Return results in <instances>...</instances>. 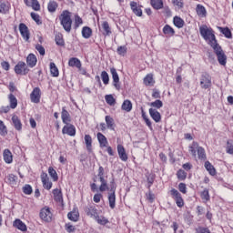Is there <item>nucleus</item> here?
Wrapping results in <instances>:
<instances>
[{
    "label": "nucleus",
    "mask_w": 233,
    "mask_h": 233,
    "mask_svg": "<svg viewBox=\"0 0 233 233\" xmlns=\"http://www.w3.org/2000/svg\"><path fill=\"white\" fill-rule=\"evenodd\" d=\"M199 32L203 39L208 41L211 47L218 45L216 35H214V30L211 27H208L207 25H203L199 27Z\"/></svg>",
    "instance_id": "nucleus-1"
},
{
    "label": "nucleus",
    "mask_w": 233,
    "mask_h": 233,
    "mask_svg": "<svg viewBox=\"0 0 233 233\" xmlns=\"http://www.w3.org/2000/svg\"><path fill=\"white\" fill-rule=\"evenodd\" d=\"M59 21L66 32L70 33L72 31V13L70 11H63L59 15Z\"/></svg>",
    "instance_id": "nucleus-2"
},
{
    "label": "nucleus",
    "mask_w": 233,
    "mask_h": 233,
    "mask_svg": "<svg viewBox=\"0 0 233 233\" xmlns=\"http://www.w3.org/2000/svg\"><path fill=\"white\" fill-rule=\"evenodd\" d=\"M211 48H213L219 65H221L222 66H225V65H227V55H225V51H223V48H221V46H219V44H216Z\"/></svg>",
    "instance_id": "nucleus-3"
},
{
    "label": "nucleus",
    "mask_w": 233,
    "mask_h": 233,
    "mask_svg": "<svg viewBox=\"0 0 233 233\" xmlns=\"http://www.w3.org/2000/svg\"><path fill=\"white\" fill-rule=\"evenodd\" d=\"M196 150L198 151V159H207L205 149L198 145V142H193L192 146L189 147V152L196 157Z\"/></svg>",
    "instance_id": "nucleus-4"
},
{
    "label": "nucleus",
    "mask_w": 233,
    "mask_h": 233,
    "mask_svg": "<svg viewBox=\"0 0 233 233\" xmlns=\"http://www.w3.org/2000/svg\"><path fill=\"white\" fill-rule=\"evenodd\" d=\"M116 181L114 178H112L110 182V192L108 194V201H109V207L110 208H116Z\"/></svg>",
    "instance_id": "nucleus-5"
},
{
    "label": "nucleus",
    "mask_w": 233,
    "mask_h": 233,
    "mask_svg": "<svg viewBox=\"0 0 233 233\" xmlns=\"http://www.w3.org/2000/svg\"><path fill=\"white\" fill-rule=\"evenodd\" d=\"M170 194L173 199H175L177 207H178L179 208H182V207H185V201L183 200V197H181V193H179L177 189L176 188L171 189Z\"/></svg>",
    "instance_id": "nucleus-6"
},
{
    "label": "nucleus",
    "mask_w": 233,
    "mask_h": 233,
    "mask_svg": "<svg viewBox=\"0 0 233 233\" xmlns=\"http://www.w3.org/2000/svg\"><path fill=\"white\" fill-rule=\"evenodd\" d=\"M200 86L201 88H204V90H207V88H210L212 86V78L210 77V75L208 73H203L200 77Z\"/></svg>",
    "instance_id": "nucleus-7"
},
{
    "label": "nucleus",
    "mask_w": 233,
    "mask_h": 233,
    "mask_svg": "<svg viewBox=\"0 0 233 233\" xmlns=\"http://www.w3.org/2000/svg\"><path fill=\"white\" fill-rule=\"evenodd\" d=\"M39 216L42 221L51 223L54 215L52 214V211H50L49 208H44L40 210Z\"/></svg>",
    "instance_id": "nucleus-8"
},
{
    "label": "nucleus",
    "mask_w": 233,
    "mask_h": 233,
    "mask_svg": "<svg viewBox=\"0 0 233 233\" xmlns=\"http://www.w3.org/2000/svg\"><path fill=\"white\" fill-rule=\"evenodd\" d=\"M15 72L18 76H26V74L30 72V69H28V66H26L25 62H18V64L15 66Z\"/></svg>",
    "instance_id": "nucleus-9"
},
{
    "label": "nucleus",
    "mask_w": 233,
    "mask_h": 233,
    "mask_svg": "<svg viewBox=\"0 0 233 233\" xmlns=\"http://www.w3.org/2000/svg\"><path fill=\"white\" fill-rule=\"evenodd\" d=\"M30 99L32 103H40L41 101V89L39 87H35L30 94Z\"/></svg>",
    "instance_id": "nucleus-10"
},
{
    "label": "nucleus",
    "mask_w": 233,
    "mask_h": 233,
    "mask_svg": "<svg viewBox=\"0 0 233 233\" xmlns=\"http://www.w3.org/2000/svg\"><path fill=\"white\" fill-rule=\"evenodd\" d=\"M112 77H113V85L116 90H121V84L119 83V75H117V70L115 67L110 69Z\"/></svg>",
    "instance_id": "nucleus-11"
},
{
    "label": "nucleus",
    "mask_w": 233,
    "mask_h": 233,
    "mask_svg": "<svg viewBox=\"0 0 233 233\" xmlns=\"http://www.w3.org/2000/svg\"><path fill=\"white\" fill-rule=\"evenodd\" d=\"M19 31L25 41H28L30 39V31L28 30V26L24 23L19 24Z\"/></svg>",
    "instance_id": "nucleus-12"
},
{
    "label": "nucleus",
    "mask_w": 233,
    "mask_h": 233,
    "mask_svg": "<svg viewBox=\"0 0 233 233\" xmlns=\"http://www.w3.org/2000/svg\"><path fill=\"white\" fill-rule=\"evenodd\" d=\"M117 153L121 161H128V155H127V151L125 150V147H123V145L117 146Z\"/></svg>",
    "instance_id": "nucleus-13"
},
{
    "label": "nucleus",
    "mask_w": 233,
    "mask_h": 233,
    "mask_svg": "<svg viewBox=\"0 0 233 233\" xmlns=\"http://www.w3.org/2000/svg\"><path fill=\"white\" fill-rule=\"evenodd\" d=\"M41 179H42L44 188H46V190H50V188H52V182L49 181L48 175L46 173H43L41 175Z\"/></svg>",
    "instance_id": "nucleus-14"
},
{
    "label": "nucleus",
    "mask_w": 233,
    "mask_h": 233,
    "mask_svg": "<svg viewBox=\"0 0 233 233\" xmlns=\"http://www.w3.org/2000/svg\"><path fill=\"white\" fill-rule=\"evenodd\" d=\"M63 134H67V136H76V127L70 124L69 126H65L62 129Z\"/></svg>",
    "instance_id": "nucleus-15"
},
{
    "label": "nucleus",
    "mask_w": 233,
    "mask_h": 233,
    "mask_svg": "<svg viewBox=\"0 0 233 233\" xmlns=\"http://www.w3.org/2000/svg\"><path fill=\"white\" fill-rule=\"evenodd\" d=\"M26 63L27 66H30V68H34L35 65H37V57L34 54H29L26 57Z\"/></svg>",
    "instance_id": "nucleus-16"
},
{
    "label": "nucleus",
    "mask_w": 233,
    "mask_h": 233,
    "mask_svg": "<svg viewBox=\"0 0 233 233\" xmlns=\"http://www.w3.org/2000/svg\"><path fill=\"white\" fill-rule=\"evenodd\" d=\"M149 116H151L152 119H154L156 123H159V121H161V113L154 108L149 109Z\"/></svg>",
    "instance_id": "nucleus-17"
},
{
    "label": "nucleus",
    "mask_w": 233,
    "mask_h": 233,
    "mask_svg": "<svg viewBox=\"0 0 233 233\" xmlns=\"http://www.w3.org/2000/svg\"><path fill=\"white\" fill-rule=\"evenodd\" d=\"M130 6L131 10H133V13L136 14L138 17H141V15H143V10H141V7L137 5V3L131 2Z\"/></svg>",
    "instance_id": "nucleus-18"
},
{
    "label": "nucleus",
    "mask_w": 233,
    "mask_h": 233,
    "mask_svg": "<svg viewBox=\"0 0 233 233\" xmlns=\"http://www.w3.org/2000/svg\"><path fill=\"white\" fill-rule=\"evenodd\" d=\"M85 212L86 216H89V218H96L97 217V209H96V207L89 206L85 208Z\"/></svg>",
    "instance_id": "nucleus-19"
},
{
    "label": "nucleus",
    "mask_w": 233,
    "mask_h": 233,
    "mask_svg": "<svg viewBox=\"0 0 233 233\" xmlns=\"http://www.w3.org/2000/svg\"><path fill=\"white\" fill-rule=\"evenodd\" d=\"M96 137H97L98 143L102 148L106 147V145H108V140L106 139V137H105V135H103V133H97Z\"/></svg>",
    "instance_id": "nucleus-20"
},
{
    "label": "nucleus",
    "mask_w": 233,
    "mask_h": 233,
    "mask_svg": "<svg viewBox=\"0 0 233 233\" xmlns=\"http://www.w3.org/2000/svg\"><path fill=\"white\" fill-rule=\"evenodd\" d=\"M62 121L65 123V125H68L70 121H72V118H70V113H68L65 107L62 108Z\"/></svg>",
    "instance_id": "nucleus-21"
},
{
    "label": "nucleus",
    "mask_w": 233,
    "mask_h": 233,
    "mask_svg": "<svg viewBox=\"0 0 233 233\" xmlns=\"http://www.w3.org/2000/svg\"><path fill=\"white\" fill-rule=\"evenodd\" d=\"M14 227H15V228H18V230H22V232H26V225L19 218H16L14 221Z\"/></svg>",
    "instance_id": "nucleus-22"
},
{
    "label": "nucleus",
    "mask_w": 233,
    "mask_h": 233,
    "mask_svg": "<svg viewBox=\"0 0 233 233\" xmlns=\"http://www.w3.org/2000/svg\"><path fill=\"white\" fill-rule=\"evenodd\" d=\"M4 161H5L7 164L12 163V161H14V157L12 156V152L10 151V149H5L4 153Z\"/></svg>",
    "instance_id": "nucleus-23"
},
{
    "label": "nucleus",
    "mask_w": 233,
    "mask_h": 233,
    "mask_svg": "<svg viewBox=\"0 0 233 233\" xmlns=\"http://www.w3.org/2000/svg\"><path fill=\"white\" fill-rule=\"evenodd\" d=\"M53 195L55 198V201H56V203H63V193L61 192L60 189H54L53 190Z\"/></svg>",
    "instance_id": "nucleus-24"
},
{
    "label": "nucleus",
    "mask_w": 233,
    "mask_h": 233,
    "mask_svg": "<svg viewBox=\"0 0 233 233\" xmlns=\"http://www.w3.org/2000/svg\"><path fill=\"white\" fill-rule=\"evenodd\" d=\"M12 121H13L15 130H21V128H23V124H21V120L19 119V117L17 116H13Z\"/></svg>",
    "instance_id": "nucleus-25"
},
{
    "label": "nucleus",
    "mask_w": 233,
    "mask_h": 233,
    "mask_svg": "<svg viewBox=\"0 0 233 233\" xmlns=\"http://www.w3.org/2000/svg\"><path fill=\"white\" fill-rule=\"evenodd\" d=\"M173 23L177 28H183V26H185V20L179 16H175L173 18Z\"/></svg>",
    "instance_id": "nucleus-26"
},
{
    "label": "nucleus",
    "mask_w": 233,
    "mask_h": 233,
    "mask_svg": "<svg viewBox=\"0 0 233 233\" xmlns=\"http://www.w3.org/2000/svg\"><path fill=\"white\" fill-rule=\"evenodd\" d=\"M121 109L125 112H131L132 111V102L128 99L125 100L122 104Z\"/></svg>",
    "instance_id": "nucleus-27"
},
{
    "label": "nucleus",
    "mask_w": 233,
    "mask_h": 233,
    "mask_svg": "<svg viewBox=\"0 0 233 233\" xmlns=\"http://www.w3.org/2000/svg\"><path fill=\"white\" fill-rule=\"evenodd\" d=\"M82 35L85 37V39H90V37H92V28L88 26L83 27Z\"/></svg>",
    "instance_id": "nucleus-28"
},
{
    "label": "nucleus",
    "mask_w": 233,
    "mask_h": 233,
    "mask_svg": "<svg viewBox=\"0 0 233 233\" xmlns=\"http://www.w3.org/2000/svg\"><path fill=\"white\" fill-rule=\"evenodd\" d=\"M69 66H76V68H81V61L76 57H72L68 62Z\"/></svg>",
    "instance_id": "nucleus-29"
},
{
    "label": "nucleus",
    "mask_w": 233,
    "mask_h": 233,
    "mask_svg": "<svg viewBox=\"0 0 233 233\" xmlns=\"http://www.w3.org/2000/svg\"><path fill=\"white\" fill-rule=\"evenodd\" d=\"M163 33L165 34V35H169L170 37H172V35L176 34V31H174V28H172V26L166 25L163 28Z\"/></svg>",
    "instance_id": "nucleus-30"
},
{
    "label": "nucleus",
    "mask_w": 233,
    "mask_h": 233,
    "mask_svg": "<svg viewBox=\"0 0 233 233\" xmlns=\"http://www.w3.org/2000/svg\"><path fill=\"white\" fill-rule=\"evenodd\" d=\"M196 10H197L198 15H199L200 17H206L207 9H205V6L201 5H198Z\"/></svg>",
    "instance_id": "nucleus-31"
},
{
    "label": "nucleus",
    "mask_w": 233,
    "mask_h": 233,
    "mask_svg": "<svg viewBox=\"0 0 233 233\" xmlns=\"http://www.w3.org/2000/svg\"><path fill=\"white\" fill-rule=\"evenodd\" d=\"M50 72L53 77L59 76V69H57V66H56V64L54 62L50 63Z\"/></svg>",
    "instance_id": "nucleus-32"
},
{
    "label": "nucleus",
    "mask_w": 233,
    "mask_h": 233,
    "mask_svg": "<svg viewBox=\"0 0 233 233\" xmlns=\"http://www.w3.org/2000/svg\"><path fill=\"white\" fill-rule=\"evenodd\" d=\"M102 28L104 30V35H110V34H112V30L110 29V25H108V22L104 21L102 23Z\"/></svg>",
    "instance_id": "nucleus-33"
},
{
    "label": "nucleus",
    "mask_w": 233,
    "mask_h": 233,
    "mask_svg": "<svg viewBox=\"0 0 233 233\" xmlns=\"http://www.w3.org/2000/svg\"><path fill=\"white\" fill-rule=\"evenodd\" d=\"M205 168L208 170V172H209L210 176H216V168L210 162L206 161Z\"/></svg>",
    "instance_id": "nucleus-34"
},
{
    "label": "nucleus",
    "mask_w": 233,
    "mask_h": 233,
    "mask_svg": "<svg viewBox=\"0 0 233 233\" xmlns=\"http://www.w3.org/2000/svg\"><path fill=\"white\" fill-rule=\"evenodd\" d=\"M221 34L225 35L228 39H232V32L229 30L228 27H218Z\"/></svg>",
    "instance_id": "nucleus-35"
},
{
    "label": "nucleus",
    "mask_w": 233,
    "mask_h": 233,
    "mask_svg": "<svg viewBox=\"0 0 233 233\" xmlns=\"http://www.w3.org/2000/svg\"><path fill=\"white\" fill-rule=\"evenodd\" d=\"M151 5L155 10H161L163 8V0H151Z\"/></svg>",
    "instance_id": "nucleus-36"
},
{
    "label": "nucleus",
    "mask_w": 233,
    "mask_h": 233,
    "mask_svg": "<svg viewBox=\"0 0 233 233\" xmlns=\"http://www.w3.org/2000/svg\"><path fill=\"white\" fill-rule=\"evenodd\" d=\"M85 143L88 152H92V137L90 135L85 136Z\"/></svg>",
    "instance_id": "nucleus-37"
},
{
    "label": "nucleus",
    "mask_w": 233,
    "mask_h": 233,
    "mask_svg": "<svg viewBox=\"0 0 233 233\" xmlns=\"http://www.w3.org/2000/svg\"><path fill=\"white\" fill-rule=\"evenodd\" d=\"M67 218L70 219V221H77L79 219V212L71 211L67 214Z\"/></svg>",
    "instance_id": "nucleus-38"
},
{
    "label": "nucleus",
    "mask_w": 233,
    "mask_h": 233,
    "mask_svg": "<svg viewBox=\"0 0 233 233\" xmlns=\"http://www.w3.org/2000/svg\"><path fill=\"white\" fill-rule=\"evenodd\" d=\"M144 83L147 86H150V85H154V75L149 74L144 78Z\"/></svg>",
    "instance_id": "nucleus-39"
},
{
    "label": "nucleus",
    "mask_w": 233,
    "mask_h": 233,
    "mask_svg": "<svg viewBox=\"0 0 233 233\" xmlns=\"http://www.w3.org/2000/svg\"><path fill=\"white\" fill-rule=\"evenodd\" d=\"M10 108H15L17 106V98L14 94L9 95Z\"/></svg>",
    "instance_id": "nucleus-40"
},
{
    "label": "nucleus",
    "mask_w": 233,
    "mask_h": 233,
    "mask_svg": "<svg viewBox=\"0 0 233 233\" xmlns=\"http://www.w3.org/2000/svg\"><path fill=\"white\" fill-rule=\"evenodd\" d=\"M106 123L107 128H109L110 130H114V118H112V116H106Z\"/></svg>",
    "instance_id": "nucleus-41"
},
{
    "label": "nucleus",
    "mask_w": 233,
    "mask_h": 233,
    "mask_svg": "<svg viewBox=\"0 0 233 233\" xmlns=\"http://www.w3.org/2000/svg\"><path fill=\"white\" fill-rule=\"evenodd\" d=\"M48 174L54 181H57V179H59V177H57V171H56L54 167H50L48 168Z\"/></svg>",
    "instance_id": "nucleus-42"
},
{
    "label": "nucleus",
    "mask_w": 233,
    "mask_h": 233,
    "mask_svg": "<svg viewBox=\"0 0 233 233\" xmlns=\"http://www.w3.org/2000/svg\"><path fill=\"white\" fill-rule=\"evenodd\" d=\"M57 2L56 1H50L47 5L48 12H56L57 10Z\"/></svg>",
    "instance_id": "nucleus-43"
},
{
    "label": "nucleus",
    "mask_w": 233,
    "mask_h": 233,
    "mask_svg": "<svg viewBox=\"0 0 233 233\" xmlns=\"http://www.w3.org/2000/svg\"><path fill=\"white\" fill-rule=\"evenodd\" d=\"M55 41L58 46H65V40L63 39V35L61 34L56 35Z\"/></svg>",
    "instance_id": "nucleus-44"
},
{
    "label": "nucleus",
    "mask_w": 233,
    "mask_h": 233,
    "mask_svg": "<svg viewBox=\"0 0 233 233\" xmlns=\"http://www.w3.org/2000/svg\"><path fill=\"white\" fill-rule=\"evenodd\" d=\"M10 10V6L5 2H0V14H6Z\"/></svg>",
    "instance_id": "nucleus-45"
},
{
    "label": "nucleus",
    "mask_w": 233,
    "mask_h": 233,
    "mask_svg": "<svg viewBox=\"0 0 233 233\" xmlns=\"http://www.w3.org/2000/svg\"><path fill=\"white\" fill-rule=\"evenodd\" d=\"M106 102L107 103V105H110V106H114V105H116V98H114L112 95H106Z\"/></svg>",
    "instance_id": "nucleus-46"
},
{
    "label": "nucleus",
    "mask_w": 233,
    "mask_h": 233,
    "mask_svg": "<svg viewBox=\"0 0 233 233\" xmlns=\"http://www.w3.org/2000/svg\"><path fill=\"white\" fill-rule=\"evenodd\" d=\"M101 77L104 85H108L110 77L108 76V73H106V71H102Z\"/></svg>",
    "instance_id": "nucleus-47"
},
{
    "label": "nucleus",
    "mask_w": 233,
    "mask_h": 233,
    "mask_svg": "<svg viewBox=\"0 0 233 233\" xmlns=\"http://www.w3.org/2000/svg\"><path fill=\"white\" fill-rule=\"evenodd\" d=\"M177 176L180 181H185V179H187V172H185L183 169H179Z\"/></svg>",
    "instance_id": "nucleus-48"
},
{
    "label": "nucleus",
    "mask_w": 233,
    "mask_h": 233,
    "mask_svg": "<svg viewBox=\"0 0 233 233\" xmlns=\"http://www.w3.org/2000/svg\"><path fill=\"white\" fill-rule=\"evenodd\" d=\"M200 198L204 201H209L210 200V195L208 194V189H204L203 192L200 195Z\"/></svg>",
    "instance_id": "nucleus-49"
},
{
    "label": "nucleus",
    "mask_w": 233,
    "mask_h": 233,
    "mask_svg": "<svg viewBox=\"0 0 233 233\" xmlns=\"http://www.w3.org/2000/svg\"><path fill=\"white\" fill-rule=\"evenodd\" d=\"M127 46H120L117 47L116 52L118 54V56H125V55L127 54Z\"/></svg>",
    "instance_id": "nucleus-50"
},
{
    "label": "nucleus",
    "mask_w": 233,
    "mask_h": 233,
    "mask_svg": "<svg viewBox=\"0 0 233 233\" xmlns=\"http://www.w3.org/2000/svg\"><path fill=\"white\" fill-rule=\"evenodd\" d=\"M96 219L98 225H106L108 223V220L105 217L96 216Z\"/></svg>",
    "instance_id": "nucleus-51"
},
{
    "label": "nucleus",
    "mask_w": 233,
    "mask_h": 233,
    "mask_svg": "<svg viewBox=\"0 0 233 233\" xmlns=\"http://www.w3.org/2000/svg\"><path fill=\"white\" fill-rule=\"evenodd\" d=\"M32 8L35 12H39V10H41V5H39V1L32 0Z\"/></svg>",
    "instance_id": "nucleus-52"
},
{
    "label": "nucleus",
    "mask_w": 233,
    "mask_h": 233,
    "mask_svg": "<svg viewBox=\"0 0 233 233\" xmlns=\"http://www.w3.org/2000/svg\"><path fill=\"white\" fill-rule=\"evenodd\" d=\"M31 17L34 21L36 22V25H43V22L41 21L39 15L35 13H31Z\"/></svg>",
    "instance_id": "nucleus-53"
},
{
    "label": "nucleus",
    "mask_w": 233,
    "mask_h": 233,
    "mask_svg": "<svg viewBox=\"0 0 233 233\" xmlns=\"http://www.w3.org/2000/svg\"><path fill=\"white\" fill-rule=\"evenodd\" d=\"M80 25H83V18L79 15H75V26L76 28L79 27Z\"/></svg>",
    "instance_id": "nucleus-54"
},
{
    "label": "nucleus",
    "mask_w": 233,
    "mask_h": 233,
    "mask_svg": "<svg viewBox=\"0 0 233 233\" xmlns=\"http://www.w3.org/2000/svg\"><path fill=\"white\" fill-rule=\"evenodd\" d=\"M32 186L26 184L24 187H23V192L24 194H26L27 196H30V194H32Z\"/></svg>",
    "instance_id": "nucleus-55"
},
{
    "label": "nucleus",
    "mask_w": 233,
    "mask_h": 233,
    "mask_svg": "<svg viewBox=\"0 0 233 233\" xmlns=\"http://www.w3.org/2000/svg\"><path fill=\"white\" fill-rule=\"evenodd\" d=\"M150 106L154 108H161L163 106V102L161 100H156L150 104Z\"/></svg>",
    "instance_id": "nucleus-56"
},
{
    "label": "nucleus",
    "mask_w": 233,
    "mask_h": 233,
    "mask_svg": "<svg viewBox=\"0 0 233 233\" xmlns=\"http://www.w3.org/2000/svg\"><path fill=\"white\" fill-rule=\"evenodd\" d=\"M147 199L149 200V203H154V199L156 198V196L153 194L152 191H149L146 194Z\"/></svg>",
    "instance_id": "nucleus-57"
},
{
    "label": "nucleus",
    "mask_w": 233,
    "mask_h": 233,
    "mask_svg": "<svg viewBox=\"0 0 233 233\" xmlns=\"http://www.w3.org/2000/svg\"><path fill=\"white\" fill-rule=\"evenodd\" d=\"M35 50H37V52H39L40 56H45L46 51H45V47H43V46L37 44L35 46Z\"/></svg>",
    "instance_id": "nucleus-58"
},
{
    "label": "nucleus",
    "mask_w": 233,
    "mask_h": 233,
    "mask_svg": "<svg viewBox=\"0 0 233 233\" xmlns=\"http://www.w3.org/2000/svg\"><path fill=\"white\" fill-rule=\"evenodd\" d=\"M0 134L1 136H5V134H6V126H5V123H3L2 120H0Z\"/></svg>",
    "instance_id": "nucleus-59"
},
{
    "label": "nucleus",
    "mask_w": 233,
    "mask_h": 233,
    "mask_svg": "<svg viewBox=\"0 0 233 233\" xmlns=\"http://www.w3.org/2000/svg\"><path fill=\"white\" fill-rule=\"evenodd\" d=\"M178 190H179V192H182V194H187V184L180 183L178 185Z\"/></svg>",
    "instance_id": "nucleus-60"
},
{
    "label": "nucleus",
    "mask_w": 233,
    "mask_h": 233,
    "mask_svg": "<svg viewBox=\"0 0 233 233\" xmlns=\"http://www.w3.org/2000/svg\"><path fill=\"white\" fill-rule=\"evenodd\" d=\"M103 198V195L101 193H97L94 195L93 200L95 203H99L101 199Z\"/></svg>",
    "instance_id": "nucleus-61"
},
{
    "label": "nucleus",
    "mask_w": 233,
    "mask_h": 233,
    "mask_svg": "<svg viewBox=\"0 0 233 233\" xmlns=\"http://www.w3.org/2000/svg\"><path fill=\"white\" fill-rule=\"evenodd\" d=\"M172 3L177 8H183V0H172Z\"/></svg>",
    "instance_id": "nucleus-62"
},
{
    "label": "nucleus",
    "mask_w": 233,
    "mask_h": 233,
    "mask_svg": "<svg viewBox=\"0 0 233 233\" xmlns=\"http://www.w3.org/2000/svg\"><path fill=\"white\" fill-rule=\"evenodd\" d=\"M227 152L228 154H233V144L230 141H228Z\"/></svg>",
    "instance_id": "nucleus-63"
},
{
    "label": "nucleus",
    "mask_w": 233,
    "mask_h": 233,
    "mask_svg": "<svg viewBox=\"0 0 233 233\" xmlns=\"http://www.w3.org/2000/svg\"><path fill=\"white\" fill-rule=\"evenodd\" d=\"M197 233H210V230L207 228H198Z\"/></svg>",
    "instance_id": "nucleus-64"
}]
</instances>
